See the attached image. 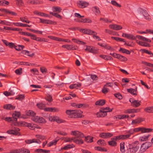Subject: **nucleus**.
<instances>
[{
	"label": "nucleus",
	"instance_id": "f8f14e48",
	"mask_svg": "<svg viewBox=\"0 0 153 153\" xmlns=\"http://www.w3.org/2000/svg\"><path fill=\"white\" fill-rule=\"evenodd\" d=\"M74 135L76 136L77 138H82L84 137V135L83 133L78 131H72Z\"/></svg>",
	"mask_w": 153,
	"mask_h": 153
},
{
	"label": "nucleus",
	"instance_id": "7c9ffc66",
	"mask_svg": "<svg viewBox=\"0 0 153 153\" xmlns=\"http://www.w3.org/2000/svg\"><path fill=\"white\" fill-rule=\"evenodd\" d=\"M120 151L123 153H124L125 151L124 146L125 143L123 142H121L120 143Z\"/></svg>",
	"mask_w": 153,
	"mask_h": 153
},
{
	"label": "nucleus",
	"instance_id": "58836bf2",
	"mask_svg": "<svg viewBox=\"0 0 153 153\" xmlns=\"http://www.w3.org/2000/svg\"><path fill=\"white\" fill-rule=\"evenodd\" d=\"M20 153H30V151L27 149L21 148L20 149Z\"/></svg>",
	"mask_w": 153,
	"mask_h": 153
},
{
	"label": "nucleus",
	"instance_id": "4be33fe9",
	"mask_svg": "<svg viewBox=\"0 0 153 153\" xmlns=\"http://www.w3.org/2000/svg\"><path fill=\"white\" fill-rule=\"evenodd\" d=\"M13 24L16 26H20V27H30L31 26V25H28L27 24H23L19 22H16L14 23Z\"/></svg>",
	"mask_w": 153,
	"mask_h": 153
},
{
	"label": "nucleus",
	"instance_id": "a211bd4d",
	"mask_svg": "<svg viewBox=\"0 0 153 153\" xmlns=\"http://www.w3.org/2000/svg\"><path fill=\"white\" fill-rule=\"evenodd\" d=\"M143 121V119L140 117H139L137 119L132 120L131 124L132 125H134L140 123Z\"/></svg>",
	"mask_w": 153,
	"mask_h": 153
},
{
	"label": "nucleus",
	"instance_id": "473e14b6",
	"mask_svg": "<svg viewBox=\"0 0 153 153\" xmlns=\"http://www.w3.org/2000/svg\"><path fill=\"white\" fill-rule=\"evenodd\" d=\"M97 143L99 145L101 146H104L106 145L105 142L103 140H99L97 141Z\"/></svg>",
	"mask_w": 153,
	"mask_h": 153
},
{
	"label": "nucleus",
	"instance_id": "c756f323",
	"mask_svg": "<svg viewBox=\"0 0 153 153\" xmlns=\"http://www.w3.org/2000/svg\"><path fill=\"white\" fill-rule=\"evenodd\" d=\"M7 133L8 134H11L14 135H17L19 133L18 132L14 130H8L7 131Z\"/></svg>",
	"mask_w": 153,
	"mask_h": 153
},
{
	"label": "nucleus",
	"instance_id": "8fccbe9b",
	"mask_svg": "<svg viewBox=\"0 0 153 153\" xmlns=\"http://www.w3.org/2000/svg\"><path fill=\"white\" fill-rule=\"evenodd\" d=\"M109 90L108 88L104 86L102 90V91L104 94H106L108 92Z\"/></svg>",
	"mask_w": 153,
	"mask_h": 153
},
{
	"label": "nucleus",
	"instance_id": "bb28decb",
	"mask_svg": "<svg viewBox=\"0 0 153 153\" xmlns=\"http://www.w3.org/2000/svg\"><path fill=\"white\" fill-rule=\"evenodd\" d=\"M137 43L142 46L145 47H150V45L147 43L140 42L138 40L137 41Z\"/></svg>",
	"mask_w": 153,
	"mask_h": 153
},
{
	"label": "nucleus",
	"instance_id": "bf43d9fd",
	"mask_svg": "<svg viewBox=\"0 0 153 153\" xmlns=\"http://www.w3.org/2000/svg\"><path fill=\"white\" fill-rule=\"evenodd\" d=\"M39 118V117L36 116L35 115L31 117V119L37 123Z\"/></svg>",
	"mask_w": 153,
	"mask_h": 153
},
{
	"label": "nucleus",
	"instance_id": "9b49d317",
	"mask_svg": "<svg viewBox=\"0 0 153 153\" xmlns=\"http://www.w3.org/2000/svg\"><path fill=\"white\" fill-rule=\"evenodd\" d=\"M88 5V3L86 1H81L77 4L78 6L81 8H84L87 7Z\"/></svg>",
	"mask_w": 153,
	"mask_h": 153
},
{
	"label": "nucleus",
	"instance_id": "c03bdc74",
	"mask_svg": "<svg viewBox=\"0 0 153 153\" xmlns=\"http://www.w3.org/2000/svg\"><path fill=\"white\" fill-rule=\"evenodd\" d=\"M27 115L29 116H31L32 117L36 114V113L32 110H29L26 113Z\"/></svg>",
	"mask_w": 153,
	"mask_h": 153
},
{
	"label": "nucleus",
	"instance_id": "cd10ccee",
	"mask_svg": "<svg viewBox=\"0 0 153 153\" xmlns=\"http://www.w3.org/2000/svg\"><path fill=\"white\" fill-rule=\"evenodd\" d=\"M105 101L104 100H100L95 102V104L96 105L102 106L105 104Z\"/></svg>",
	"mask_w": 153,
	"mask_h": 153
},
{
	"label": "nucleus",
	"instance_id": "f3484780",
	"mask_svg": "<svg viewBox=\"0 0 153 153\" xmlns=\"http://www.w3.org/2000/svg\"><path fill=\"white\" fill-rule=\"evenodd\" d=\"M92 10L96 15H99L100 14V11L98 7H93L92 8Z\"/></svg>",
	"mask_w": 153,
	"mask_h": 153
},
{
	"label": "nucleus",
	"instance_id": "5fc2aeb1",
	"mask_svg": "<svg viewBox=\"0 0 153 153\" xmlns=\"http://www.w3.org/2000/svg\"><path fill=\"white\" fill-rule=\"evenodd\" d=\"M45 100L48 101L49 102H51L53 100L52 96L50 95H48L45 98Z\"/></svg>",
	"mask_w": 153,
	"mask_h": 153
},
{
	"label": "nucleus",
	"instance_id": "de8ad7c7",
	"mask_svg": "<svg viewBox=\"0 0 153 153\" xmlns=\"http://www.w3.org/2000/svg\"><path fill=\"white\" fill-rule=\"evenodd\" d=\"M58 140H54L53 141L49 143L48 144V147H50L53 145H55L56 144Z\"/></svg>",
	"mask_w": 153,
	"mask_h": 153
},
{
	"label": "nucleus",
	"instance_id": "338daca9",
	"mask_svg": "<svg viewBox=\"0 0 153 153\" xmlns=\"http://www.w3.org/2000/svg\"><path fill=\"white\" fill-rule=\"evenodd\" d=\"M20 149H16L14 150H11L10 153H20Z\"/></svg>",
	"mask_w": 153,
	"mask_h": 153
},
{
	"label": "nucleus",
	"instance_id": "6ab92c4d",
	"mask_svg": "<svg viewBox=\"0 0 153 153\" xmlns=\"http://www.w3.org/2000/svg\"><path fill=\"white\" fill-rule=\"evenodd\" d=\"M86 48L85 49V51H88L89 52L91 53H94L95 51L97 50L95 49L94 47L92 46H86Z\"/></svg>",
	"mask_w": 153,
	"mask_h": 153
},
{
	"label": "nucleus",
	"instance_id": "3c124183",
	"mask_svg": "<svg viewBox=\"0 0 153 153\" xmlns=\"http://www.w3.org/2000/svg\"><path fill=\"white\" fill-rule=\"evenodd\" d=\"M53 10L54 12H57L60 13L62 10V9L60 7H53Z\"/></svg>",
	"mask_w": 153,
	"mask_h": 153
},
{
	"label": "nucleus",
	"instance_id": "5701e85b",
	"mask_svg": "<svg viewBox=\"0 0 153 153\" xmlns=\"http://www.w3.org/2000/svg\"><path fill=\"white\" fill-rule=\"evenodd\" d=\"M81 85V84L78 83L70 85L69 86V88L71 89L74 88L77 89L79 87H80Z\"/></svg>",
	"mask_w": 153,
	"mask_h": 153
},
{
	"label": "nucleus",
	"instance_id": "09e8293b",
	"mask_svg": "<svg viewBox=\"0 0 153 153\" xmlns=\"http://www.w3.org/2000/svg\"><path fill=\"white\" fill-rule=\"evenodd\" d=\"M79 22H83L84 23L85 22H88V23H90L91 22V21L89 19H81L79 20Z\"/></svg>",
	"mask_w": 153,
	"mask_h": 153
},
{
	"label": "nucleus",
	"instance_id": "0e129e2a",
	"mask_svg": "<svg viewBox=\"0 0 153 153\" xmlns=\"http://www.w3.org/2000/svg\"><path fill=\"white\" fill-rule=\"evenodd\" d=\"M22 68L17 69L15 71V72L17 74L20 75L22 73Z\"/></svg>",
	"mask_w": 153,
	"mask_h": 153
},
{
	"label": "nucleus",
	"instance_id": "2eb2a0df",
	"mask_svg": "<svg viewBox=\"0 0 153 153\" xmlns=\"http://www.w3.org/2000/svg\"><path fill=\"white\" fill-rule=\"evenodd\" d=\"M138 13L139 14H142L146 18L147 16L148 15V14L147 13L146 11L145 10L140 8L138 10Z\"/></svg>",
	"mask_w": 153,
	"mask_h": 153
},
{
	"label": "nucleus",
	"instance_id": "7ed1b4c3",
	"mask_svg": "<svg viewBox=\"0 0 153 153\" xmlns=\"http://www.w3.org/2000/svg\"><path fill=\"white\" fill-rule=\"evenodd\" d=\"M151 142H146L143 143L140 146L139 151V153H143L145 152L147 149L152 146Z\"/></svg>",
	"mask_w": 153,
	"mask_h": 153
},
{
	"label": "nucleus",
	"instance_id": "0eeeda50",
	"mask_svg": "<svg viewBox=\"0 0 153 153\" xmlns=\"http://www.w3.org/2000/svg\"><path fill=\"white\" fill-rule=\"evenodd\" d=\"M129 101L131 103V105L134 107H137L140 105V101H138V100H134L133 99H131L129 100Z\"/></svg>",
	"mask_w": 153,
	"mask_h": 153
},
{
	"label": "nucleus",
	"instance_id": "e433bc0d",
	"mask_svg": "<svg viewBox=\"0 0 153 153\" xmlns=\"http://www.w3.org/2000/svg\"><path fill=\"white\" fill-rule=\"evenodd\" d=\"M93 137L90 136H88L85 138V140L88 143H91L93 141Z\"/></svg>",
	"mask_w": 153,
	"mask_h": 153
},
{
	"label": "nucleus",
	"instance_id": "aec40b11",
	"mask_svg": "<svg viewBox=\"0 0 153 153\" xmlns=\"http://www.w3.org/2000/svg\"><path fill=\"white\" fill-rule=\"evenodd\" d=\"M4 108L6 109L12 110L15 108V107L11 104H7L4 105Z\"/></svg>",
	"mask_w": 153,
	"mask_h": 153
},
{
	"label": "nucleus",
	"instance_id": "69168bd1",
	"mask_svg": "<svg viewBox=\"0 0 153 153\" xmlns=\"http://www.w3.org/2000/svg\"><path fill=\"white\" fill-rule=\"evenodd\" d=\"M27 126L30 129L33 130L35 128V126H34L33 124L31 123H27Z\"/></svg>",
	"mask_w": 153,
	"mask_h": 153
},
{
	"label": "nucleus",
	"instance_id": "f03ea898",
	"mask_svg": "<svg viewBox=\"0 0 153 153\" xmlns=\"http://www.w3.org/2000/svg\"><path fill=\"white\" fill-rule=\"evenodd\" d=\"M139 144L138 141H135L129 144L127 150V153H135L139 148Z\"/></svg>",
	"mask_w": 153,
	"mask_h": 153
},
{
	"label": "nucleus",
	"instance_id": "f257e3e1",
	"mask_svg": "<svg viewBox=\"0 0 153 153\" xmlns=\"http://www.w3.org/2000/svg\"><path fill=\"white\" fill-rule=\"evenodd\" d=\"M65 113L68 116V117L71 118H77L82 117L81 113H82V112L80 110H67Z\"/></svg>",
	"mask_w": 153,
	"mask_h": 153
},
{
	"label": "nucleus",
	"instance_id": "412c9836",
	"mask_svg": "<svg viewBox=\"0 0 153 153\" xmlns=\"http://www.w3.org/2000/svg\"><path fill=\"white\" fill-rule=\"evenodd\" d=\"M136 38H137L138 39H140L141 40L146 41L147 42H151V40L150 39L146 38H145V37H144L143 36H140V35H137L136 36Z\"/></svg>",
	"mask_w": 153,
	"mask_h": 153
},
{
	"label": "nucleus",
	"instance_id": "6e6d98bb",
	"mask_svg": "<svg viewBox=\"0 0 153 153\" xmlns=\"http://www.w3.org/2000/svg\"><path fill=\"white\" fill-rule=\"evenodd\" d=\"M0 24L7 25H10V23L5 20H1Z\"/></svg>",
	"mask_w": 153,
	"mask_h": 153
},
{
	"label": "nucleus",
	"instance_id": "4c0bfd02",
	"mask_svg": "<svg viewBox=\"0 0 153 153\" xmlns=\"http://www.w3.org/2000/svg\"><path fill=\"white\" fill-rule=\"evenodd\" d=\"M46 121L45 119L42 117H39L37 123H46Z\"/></svg>",
	"mask_w": 153,
	"mask_h": 153
},
{
	"label": "nucleus",
	"instance_id": "49530a36",
	"mask_svg": "<svg viewBox=\"0 0 153 153\" xmlns=\"http://www.w3.org/2000/svg\"><path fill=\"white\" fill-rule=\"evenodd\" d=\"M50 13L52 15L55 16L56 17L59 19H62V17L60 15L55 13L50 12Z\"/></svg>",
	"mask_w": 153,
	"mask_h": 153
},
{
	"label": "nucleus",
	"instance_id": "e2e57ef3",
	"mask_svg": "<svg viewBox=\"0 0 153 153\" xmlns=\"http://www.w3.org/2000/svg\"><path fill=\"white\" fill-rule=\"evenodd\" d=\"M36 137L37 138H39L42 140H43L45 139V136L40 134L36 135Z\"/></svg>",
	"mask_w": 153,
	"mask_h": 153
},
{
	"label": "nucleus",
	"instance_id": "4468645a",
	"mask_svg": "<svg viewBox=\"0 0 153 153\" xmlns=\"http://www.w3.org/2000/svg\"><path fill=\"white\" fill-rule=\"evenodd\" d=\"M122 36L129 39L134 40L136 39L135 36L131 34L123 33Z\"/></svg>",
	"mask_w": 153,
	"mask_h": 153
},
{
	"label": "nucleus",
	"instance_id": "393cba45",
	"mask_svg": "<svg viewBox=\"0 0 153 153\" xmlns=\"http://www.w3.org/2000/svg\"><path fill=\"white\" fill-rule=\"evenodd\" d=\"M115 58L119 59L121 61H125L127 60V59L125 57L119 54H117Z\"/></svg>",
	"mask_w": 153,
	"mask_h": 153
},
{
	"label": "nucleus",
	"instance_id": "dca6fc26",
	"mask_svg": "<svg viewBox=\"0 0 153 153\" xmlns=\"http://www.w3.org/2000/svg\"><path fill=\"white\" fill-rule=\"evenodd\" d=\"M97 117H103L106 116L107 114L106 111H105L102 110L101 109L100 111L98 112L97 114Z\"/></svg>",
	"mask_w": 153,
	"mask_h": 153
},
{
	"label": "nucleus",
	"instance_id": "a18cd8bd",
	"mask_svg": "<svg viewBox=\"0 0 153 153\" xmlns=\"http://www.w3.org/2000/svg\"><path fill=\"white\" fill-rule=\"evenodd\" d=\"M36 106L38 108L44 110V108L45 107V104L42 103H37L36 104Z\"/></svg>",
	"mask_w": 153,
	"mask_h": 153
},
{
	"label": "nucleus",
	"instance_id": "052dcab7",
	"mask_svg": "<svg viewBox=\"0 0 153 153\" xmlns=\"http://www.w3.org/2000/svg\"><path fill=\"white\" fill-rule=\"evenodd\" d=\"M111 3L113 5L116 7H120L121 6V5L117 3L115 1L112 0L111 1Z\"/></svg>",
	"mask_w": 153,
	"mask_h": 153
},
{
	"label": "nucleus",
	"instance_id": "a19ab883",
	"mask_svg": "<svg viewBox=\"0 0 153 153\" xmlns=\"http://www.w3.org/2000/svg\"><path fill=\"white\" fill-rule=\"evenodd\" d=\"M150 136V135H148L147 136H143L140 137V139L142 141H146L148 140V138Z\"/></svg>",
	"mask_w": 153,
	"mask_h": 153
},
{
	"label": "nucleus",
	"instance_id": "f704fd0d",
	"mask_svg": "<svg viewBox=\"0 0 153 153\" xmlns=\"http://www.w3.org/2000/svg\"><path fill=\"white\" fill-rule=\"evenodd\" d=\"M14 48L16 50L20 51L25 48V46L23 45H19L17 46L15 45Z\"/></svg>",
	"mask_w": 153,
	"mask_h": 153
},
{
	"label": "nucleus",
	"instance_id": "ea45409f",
	"mask_svg": "<svg viewBox=\"0 0 153 153\" xmlns=\"http://www.w3.org/2000/svg\"><path fill=\"white\" fill-rule=\"evenodd\" d=\"M88 105L85 104L80 103L78 104L77 108H85L88 107Z\"/></svg>",
	"mask_w": 153,
	"mask_h": 153
},
{
	"label": "nucleus",
	"instance_id": "c85d7f7f",
	"mask_svg": "<svg viewBox=\"0 0 153 153\" xmlns=\"http://www.w3.org/2000/svg\"><path fill=\"white\" fill-rule=\"evenodd\" d=\"M116 118L119 119H122L124 118H127L129 116L128 115H117Z\"/></svg>",
	"mask_w": 153,
	"mask_h": 153
},
{
	"label": "nucleus",
	"instance_id": "423d86ee",
	"mask_svg": "<svg viewBox=\"0 0 153 153\" xmlns=\"http://www.w3.org/2000/svg\"><path fill=\"white\" fill-rule=\"evenodd\" d=\"M80 31L81 32L89 35H94V33L97 34V33L96 32L89 29H81L80 30Z\"/></svg>",
	"mask_w": 153,
	"mask_h": 153
},
{
	"label": "nucleus",
	"instance_id": "b1692460",
	"mask_svg": "<svg viewBox=\"0 0 153 153\" xmlns=\"http://www.w3.org/2000/svg\"><path fill=\"white\" fill-rule=\"evenodd\" d=\"M127 91L133 95H137V87H136L135 89L133 88L127 89Z\"/></svg>",
	"mask_w": 153,
	"mask_h": 153
},
{
	"label": "nucleus",
	"instance_id": "a878e982",
	"mask_svg": "<svg viewBox=\"0 0 153 153\" xmlns=\"http://www.w3.org/2000/svg\"><path fill=\"white\" fill-rule=\"evenodd\" d=\"M73 142L77 144H81L83 143V141L80 138H76L73 140Z\"/></svg>",
	"mask_w": 153,
	"mask_h": 153
},
{
	"label": "nucleus",
	"instance_id": "680f3d73",
	"mask_svg": "<svg viewBox=\"0 0 153 153\" xmlns=\"http://www.w3.org/2000/svg\"><path fill=\"white\" fill-rule=\"evenodd\" d=\"M114 95L119 100H121L123 98L122 95L119 93L114 94Z\"/></svg>",
	"mask_w": 153,
	"mask_h": 153
},
{
	"label": "nucleus",
	"instance_id": "6e6552de",
	"mask_svg": "<svg viewBox=\"0 0 153 153\" xmlns=\"http://www.w3.org/2000/svg\"><path fill=\"white\" fill-rule=\"evenodd\" d=\"M113 134L109 132L102 133L100 134L99 136L102 138H107L111 137Z\"/></svg>",
	"mask_w": 153,
	"mask_h": 153
},
{
	"label": "nucleus",
	"instance_id": "72a5a7b5",
	"mask_svg": "<svg viewBox=\"0 0 153 153\" xmlns=\"http://www.w3.org/2000/svg\"><path fill=\"white\" fill-rule=\"evenodd\" d=\"M119 51L128 54H129L130 53V52L129 51L121 48H120Z\"/></svg>",
	"mask_w": 153,
	"mask_h": 153
},
{
	"label": "nucleus",
	"instance_id": "864d4df0",
	"mask_svg": "<svg viewBox=\"0 0 153 153\" xmlns=\"http://www.w3.org/2000/svg\"><path fill=\"white\" fill-rule=\"evenodd\" d=\"M144 111L148 113H152V107H148L144 108Z\"/></svg>",
	"mask_w": 153,
	"mask_h": 153
},
{
	"label": "nucleus",
	"instance_id": "603ef678",
	"mask_svg": "<svg viewBox=\"0 0 153 153\" xmlns=\"http://www.w3.org/2000/svg\"><path fill=\"white\" fill-rule=\"evenodd\" d=\"M24 98L25 97L24 95L21 94L17 96L15 99L18 100H22L24 99Z\"/></svg>",
	"mask_w": 153,
	"mask_h": 153
},
{
	"label": "nucleus",
	"instance_id": "20e7f679",
	"mask_svg": "<svg viewBox=\"0 0 153 153\" xmlns=\"http://www.w3.org/2000/svg\"><path fill=\"white\" fill-rule=\"evenodd\" d=\"M134 132L141 131L142 133L151 132L153 130L151 128H146L143 127H138L133 129Z\"/></svg>",
	"mask_w": 153,
	"mask_h": 153
},
{
	"label": "nucleus",
	"instance_id": "1a4fd4ad",
	"mask_svg": "<svg viewBox=\"0 0 153 153\" xmlns=\"http://www.w3.org/2000/svg\"><path fill=\"white\" fill-rule=\"evenodd\" d=\"M140 111V109H128L124 111V113L125 114H130L137 113Z\"/></svg>",
	"mask_w": 153,
	"mask_h": 153
},
{
	"label": "nucleus",
	"instance_id": "13d9d810",
	"mask_svg": "<svg viewBox=\"0 0 153 153\" xmlns=\"http://www.w3.org/2000/svg\"><path fill=\"white\" fill-rule=\"evenodd\" d=\"M108 144L109 145L112 146H117V143L115 141H110L108 142Z\"/></svg>",
	"mask_w": 153,
	"mask_h": 153
},
{
	"label": "nucleus",
	"instance_id": "9d476101",
	"mask_svg": "<svg viewBox=\"0 0 153 153\" xmlns=\"http://www.w3.org/2000/svg\"><path fill=\"white\" fill-rule=\"evenodd\" d=\"M109 27L110 28L115 30H119L122 29V27L120 25L116 24H111L109 25Z\"/></svg>",
	"mask_w": 153,
	"mask_h": 153
},
{
	"label": "nucleus",
	"instance_id": "774afa93",
	"mask_svg": "<svg viewBox=\"0 0 153 153\" xmlns=\"http://www.w3.org/2000/svg\"><path fill=\"white\" fill-rule=\"evenodd\" d=\"M134 131L133 129H130L129 130L127 131L126 133H127L128 135H129V137L131 135L134 134Z\"/></svg>",
	"mask_w": 153,
	"mask_h": 153
},
{
	"label": "nucleus",
	"instance_id": "c9c22d12",
	"mask_svg": "<svg viewBox=\"0 0 153 153\" xmlns=\"http://www.w3.org/2000/svg\"><path fill=\"white\" fill-rule=\"evenodd\" d=\"M20 115V113L19 112L15 111V112L13 114L12 116L13 118H16L17 120V118L19 117Z\"/></svg>",
	"mask_w": 153,
	"mask_h": 153
},
{
	"label": "nucleus",
	"instance_id": "37998d69",
	"mask_svg": "<svg viewBox=\"0 0 153 153\" xmlns=\"http://www.w3.org/2000/svg\"><path fill=\"white\" fill-rule=\"evenodd\" d=\"M95 149H96L97 150L101 152H106L107 150L106 149L104 148H102L100 146H98L97 147H95Z\"/></svg>",
	"mask_w": 153,
	"mask_h": 153
},
{
	"label": "nucleus",
	"instance_id": "39448f33",
	"mask_svg": "<svg viewBox=\"0 0 153 153\" xmlns=\"http://www.w3.org/2000/svg\"><path fill=\"white\" fill-rule=\"evenodd\" d=\"M39 19L40 20V22L43 24L54 25H55L57 24V23L55 21H52L51 20L45 19L41 18H39Z\"/></svg>",
	"mask_w": 153,
	"mask_h": 153
},
{
	"label": "nucleus",
	"instance_id": "79ce46f5",
	"mask_svg": "<svg viewBox=\"0 0 153 153\" xmlns=\"http://www.w3.org/2000/svg\"><path fill=\"white\" fill-rule=\"evenodd\" d=\"M20 20L23 22L29 23L30 22V21L27 20V18L26 17H20Z\"/></svg>",
	"mask_w": 153,
	"mask_h": 153
},
{
	"label": "nucleus",
	"instance_id": "ddd939ff",
	"mask_svg": "<svg viewBox=\"0 0 153 153\" xmlns=\"http://www.w3.org/2000/svg\"><path fill=\"white\" fill-rule=\"evenodd\" d=\"M44 110L46 111L58 112L59 110L55 107H48L44 108Z\"/></svg>",
	"mask_w": 153,
	"mask_h": 153
},
{
	"label": "nucleus",
	"instance_id": "4d7b16f0",
	"mask_svg": "<svg viewBox=\"0 0 153 153\" xmlns=\"http://www.w3.org/2000/svg\"><path fill=\"white\" fill-rule=\"evenodd\" d=\"M4 94L5 95L7 96H8L10 95H14V93H13L12 91H11L9 92H8L7 91H5L4 92Z\"/></svg>",
	"mask_w": 153,
	"mask_h": 153
},
{
	"label": "nucleus",
	"instance_id": "2f4dec72",
	"mask_svg": "<svg viewBox=\"0 0 153 153\" xmlns=\"http://www.w3.org/2000/svg\"><path fill=\"white\" fill-rule=\"evenodd\" d=\"M4 120L7 121L8 122H10V121H13V122H16L17 121V119L16 118H13V117H5L4 118Z\"/></svg>",
	"mask_w": 153,
	"mask_h": 153
}]
</instances>
